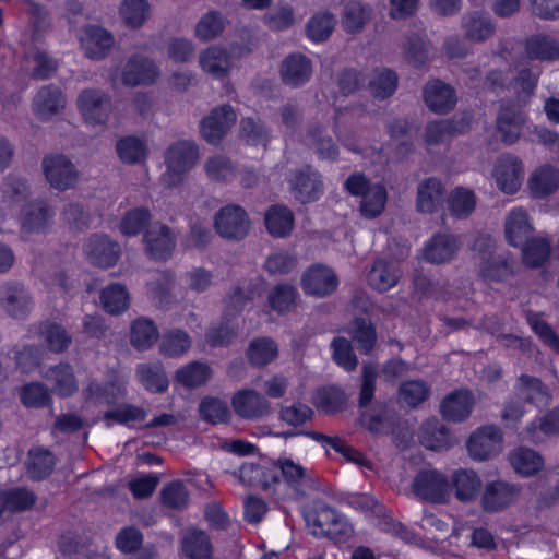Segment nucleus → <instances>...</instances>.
I'll return each mask as SVG.
<instances>
[{"label": "nucleus", "instance_id": "1", "mask_svg": "<svg viewBox=\"0 0 559 559\" xmlns=\"http://www.w3.org/2000/svg\"><path fill=\"white\" fill-rule=\"evenodd\" d=\"M308 531L317 537H328L335 543H345L354 534L348 519L323 501H313L304 509Z\"/></svg>", "mask_w": 559, "mask_h": 559}, {"label": "nucleus", "instance_id": "2", "mask_svg": "<svg viewBox=\"0 0 559 559\" xmlns=\"http://www.w3.org/2000/svg\"><path fill=\"white\" fill-rule=\"evenodd\" d=\"M347 191L360 195V212L366 218L379 216L386 203V191L381 185L370 186L362 175H353L345 182Z\"/></svg>", "mask_w": 559, "mask_h": 559}, {"label": "nucleus", "instance_id": "3", "mask_svg": "<svg viewBox=\"0 0 559 559\" xmlns=\"http://www.w3.org/2000/svg\"><path fill=\"white\" fill-rule=\"evenodd\" d=\"M412 491L418 499L435 504H445L451 498L448 477L437 469L419 472L413 480Z\"/></svg>", "mask_w": 559, "mask_h": 559}, {"label": "nucleus", "instance_id": "4", "mask_svg": "<svg viewBox=\"0 0 559 559\" xmlns=\"http://www.w3.org/2000/svg\"><path fill=\"white\" fill-rule=\"evenodd\" d=\"M214 226L223 238L238 241L248 235L250 219L240 205L230 204L215 214Z\"/></svg>", "mask_w": 559, "mask_h": 559}, {"label": "nucleus", "instance_id": "5", "mask_svg": "<svg viewBox=\"0 0 559 559\" xmlns=\"http://www.w3.org/2000/svg\"><path fill=\"white\" fill-rule=\"evenodd\" d=\"M76 104L84 119L91 124L106 123L112 109L110 95L99 88L83 90Z\"/></svg>", "mask_w": 559, "mask_h": 559}, {"label": "nucleus", "instance_id": "6", "mask_svg": "<svg viewBox=\"0 0 559 559\" xmlns=\"http://www.w3.org/2000/svg\"><path fill=\"white\" fill-rule=\"evenodd\" d=\"M236 120L237 114L230 105L217 106L201 120L200 133L209 144L216 145L236 123Z\"/></svg>", "mask_w": 559, "mask_h": 559}, {"label": "nucleus", "instance_id": "7", "mask_svg": "<svg viewBox=\"0 0 559 559\" xmlns=\"http://www.w3.org/2000/svg\"><path fill=\"white\" fill-rule=\"evenodd\" d=\"M41 165L46 179L53 189L59 191L71 189L79 180L76 167L64 155H48L43 159Z\"/></svg>", "mask_w": 559, "mask_h": 559}, {"label": "nucleus", "instance_id": "8", "mask_svg": "<svg viewBox=\"0 0 559 559\" xmlns=\"http://www.w3.org/2000/svg\"><path fill=\"white\" fill-rule=\"evenodd\" d=\"M0 309L13 319H25L33 309V298L21 283L4 282L0 285Z\"/></svg>", "mask_w": 559, "mask_h": 559}, {"label": "nucleus", "instance_id": "9", "mask_svg": "<svg viewBox=\"0 0 559 559\" xmlns=\"http://www.w3.org/2000/svg\"><path fill=\"white\" fill-rule=\"evenodd\" d=\"M523 163L512 155L506 154L500 156L493 167L492 177L497 187L504 193H515L523 181Z\"/></svg>", "mask_w": 559, "mask_h": 559}, {"label": "nucleus", "instance_id": "10", "mask_svg": "<svg viewBox=\"0 0 559 559\" xmlns=\"http://www.w3.org/2000/svg\"><path fill=\"white\" fill-rule=\"evenodd\" d=\"M144 242L147 255L155 261L167 260L175 248V237L170 228L159 222L148 226Z\"/></svg>", "mask_w": 559, "mask_h": 559}, {"label": "nucleus", "instance_id": "11", "mask_svg": "<svg viewBox=\"0 0 559 559\" xmlns=\"http://www.w3.org/2000/svg\"><path fill=\"white\" fill-rule=\"evenodd\" d=\"M492 240L489 236H480L474 243V249L481 253L480 274L486 281H502L512 271L511 265L496 257L492 251Z\"/></svg>", "mask_w": 559, "mask_h": 559}, {"label": "nucleus", "instance_id": "12", "mask_svg": "<svg viewBox=\"0 0 559 559\" xmlns=\"http://www.w3.org/2000/svg\"><path fill=\"white\" fill-rule=\"evenodd\" d=\"M301 285L306 294L324 297L336 289L338 280L332 269L316 264L304 273Z\"/></svg>", "mask_w": 559, "mask_h": 559}, {"label": "nucleus", "instance_id": "13", "mask_svg": "<svg viewBox=\"0 0 559 559\" xmlns=\"http://www.w3.org/2000/svg\"><path fill=\"white\" fill-rule=\"evenodd\" d=\"M501 442L500 429L495 426H485L471 436L467 442L468 453L474 460L483 461L498 453Z\"/></svg>", "mask_w": 559, "mask_h": 559}, {"label": "nucleus", "instance_id": "14", "mask_svg": "<svg viewBox=\"0 0 559 559\" xmlns=\"http://www.w3.org/2000/svg\"><path fill=\"white\" fill-rule=\"evenodd\" d=\"M278 462H266L263 464H243L239 469V479L241 483L249 486H259L264 491H272L275 493V489L272 485H276L278 481Z\"/></svg>", "mask_w": 559, "mask_h": 559}, {"label": "nucleus", "instance_id": "15", "mask_svg": "<svg viewBox=\"0 0 559 559\" xmlns=\"http://www.w3.org/2000/svg\"><path fill=\"white\" fill-rule=\"evenodd\" d=\"M158 72L155 63L141 55L132 56L122 71V83L127 86L152 84Z\"/></svg>", "mask_w": 559, "mask_h": 559}, {"label": "nucleus", "instance_id": "16", "mask_svg": "<svg viewBox=\"0 0 559 559\" xmlns=\"http://www.w3.org/2000/svg\"><path fill=\"white\" fill-rule=\"evenodd\" d=\"M288 181L296 199L301 203L316 201L322 194L323 185L321 177L310 168L295 173Z\"/></svg>", "mask_w": 559, "mask_h": 559}, {"label": "nucleus", "instance_id": "17", "mask_svg": "<svg viewBox=\"0 0 559 559\" xmlns=\"http://www.w3.org/2000/svg\"><path fill=\"white\" fill-rule=\"evenodd\" d=\"M235 413L245 419H254L269 413V402L257 391L243 389L238 391L231 400Z\"/></svg>", "mask_w": 559, "mask_h": 559}, {"label": "nucleus", "instance_id": "18", "mask_svg": "<svg viewBox=\"0 0 559 559\" xmlns=\"http://www.w3.org/2000/svg\"><path fill=\"white\" fill-rule=\"evenodd\" d=\"M66 98L61 90L49 84L43 86L33 98L32 107L34 114L40 120H49L64 107Z\"/></svg>", "mask_w": 559, "mask_h": 559}, {"label": "nucleus", "instance_id": "19", "mask_svg": "<svg viewBox=\"0 0 559 559\" xmlns=\"http://www.w3.org/2000/svg\"><path fill=\"white\" fill-rule=\"evenodd\" d=\"M518 489L506 481L488 483L481 497V507L486 512H498L509 507L518 497Z\"/></svg>", "mask_w": 559, "mask_h": 559}, {"label": "nucleus", "instance_id": "20", "mask_svg": "<svg viewBox=\"0 0 559 559\" xmlns=\"http://www.w3.org/2000/svg\"><path fill=\"white\" fill-rule=\"evenodd\" d=\"M450 490L454 497L463 503H468L477 499L481 480L473 469L459 468L451 475Z\"/></svg>", "mask_w": 559, "mask_h": 559}, {"label": "nucleus", "instance_id": "21", "mask_svg": "<svg viewBox=\"0 0 559 559\" xmlns=\"http://www.w3.org/2000/svg\"><path fill=\"white\" fill-rule=\"evenodd\" d=\"M199 159V147L192 140H179L166 150V167L190 170Z\"/></svg>", "mask_w": 559, "mask_h": 559}, {"label": "nucleus", "instance_id": "22", "mask_svg": "<svg viewBox=\"0 0 559 559\" xmlns=\"http://www.w3.org/2000/svg\"><path fill=\"white\" fill-rule=\"evenodd\" d=\"M526 123L525 115L515 108H502L497 118V130L506 144L515 143L521 136L524 138Z\"/></svg>", "mask_w": 559, "mask_h": 559}, {"label": "nucleus", "instance_id": "23", "mask_svg": "<svg viewBox=\"0 0 559 559\" xmlns=\"http://www.w3.org/2000/svg\"><path fill=\"white\" fill-rule=\"evenodd\" d=\"M44 378L50 384L51 392L68 397L78 391V381L71 365L60 362L47 369Z\"/></svg>", "mask_w": 559, "mask_h": 559}, {"label": "nucleus", "instance_id": "24", "mask_svg": "<svg viewBox=\"0 0 559 559\" xmlns=\"http://www.w3.org/2000/svg\"><path fill=\"white\" fill-rule=\"evenodd\" d=\"M86 250L93 263L100 267L116 264L120 253L119 245L105 235H92Z\"/></svg>", "mask_w": 559, "mask_h": 559}, {"label": "nucleus", "instance_id": "25", "mask_svg": "<svg viewBox=\"0 0 559 559\" xmlns=\"http://www.w3.org/2000/svg\"><path fill=\"white\" fill-rule=\"evenodd\" d=\"M475 399L471 391L456 390L444 397L441 403L443 417L452 421H462L469 416Z\"/></svg>", "mask_w": 559, "mask_h": 559}, {"label": "nucleus", "instance_id": "26", "mask_svg": "<svg viewBox=\"0 0 559 559\" xmlns=\"http://www.w3.org/2000/svg\"><path fill=\"white\" fill-rule=\"evenodd\" d=\"M55 216L53 209L46 201H35L24 205L22 210V227L28 233L45 230Z\"/></svg>", "mask_w": 559, "mask_h": 559}, {"label": "nucleus", "instance_id": "27", "mask_svg": "<svg viewBox=\"0 0 559 559\" xmlns=\"http://www.w3.org/2000/svg\"><path fill=\"white\" fill-rule=\"evenodd\" d=\"M532 231V223L523 209H513L509 212L504 223V233L511 246H523L531 239Z\"/></svg>", "mask_w": 559, "mask_h": 559}, {"label": "nucleus", "instance_id": "28", "mask_svg": "<svg viewBox=\"0 0 559 559\" xmlns=\"http://www.w3.org/2000/svg\"><path fill=\"white\" fill-rule=\"evenodd\" d=\"M86 401L95 404L116 405L126 396V388L119 380H110L105 383L92 381L83 390Z\"/></svg>", "mask_w": 559, "mask_h": 559}, {"label": "nucleus", "instance_id": "29", "mask_svg": "<svg viewBox=\"0 0 559 559\" xmlns=\"http://www.w3.org/2000/svg\"><path fill=\"white\" fill-rule=\"evenodd\" d=\"M459 241L450 234L435 235L424 248V258L431 263H445L454 258Z\"/></svg>", "mask_w": 559, "mask_h": 559}, {"label": "nucleus", "instance_id": "30", "mask_svg": "<svg viewBox=\"0 0 559 559\" xmlns=\"http://www.w3.org/2000/svg\"><path fill=\"white\" fill-rule=\"evenodd\" d=\"M83 44L86 56L92 59L104 58L114 45V36L100 26H85Z\"/></svg>", "mask_w": 559, "mask_h": 559}, {"label": "nucleus", "instance_id": "31", "mask_svg": "<svg viewBox=\"0 0 559 559\" xmlns=\"http://www.w3.org/2000/svg\"><path fill=\"white\" fill-rule=\"evenodd\" d=\"M38 334L47 344L48 349L56 354L64 353L72 344V335L63 325L55 321L41 322Z\"/></svg>", "mask_w": 559, "mask_h": 559}, {"label": "nucleus", "instance_id": "32", "mask_svg": "<svg viewBox=\"0 0 559 559\" xmlns=\"http://www.w3.org/2000/svg\"><path fill=\"white\" fill-rule=\"evenodd\" d=\"M27 456L25 465L29 478L41 480L52 473L56 457L49 450L41 447L32 448Z\"/></svg>", "mask_w": 559, "mask_h": 559}, {"label": "nucleus", "instance_id": "33", "mask_svg": "<svg viewBox=\"0 0 559 559\" xmlns=\"http://www.w3.org/2000/svg\"><path fill=\"white\" fill-rule=\"evenodd\" d=\"M559 187V170L550 165H544L535 169L530 179L528 188L536 198L546 197Z\"/></svg>", "mask_w": 559, "mask_h": 559}, {"label": "nucleus", "instance_id": "34", "mask_svg": "<svg viewBox=\"0 0 559 559\" xmlns=\"http://www.w3.org/2000/svg\"><path fill=\"white\" fill-rule=\"evenodd\" d=\"M427 106L436 112L450 110L456 102L454 91L441 81L429 83L424 92Z\"/></svg>", "mask_w": 559, "mask_h": 559}, {"label": "nucleus", "instance_id": "35", "mask_svg": "<svg viewBox=\"0 0 559 559\" xmlns=\"http://www.w3.org/2000/svg\"><path fill=\"white\" fill-rule=\"evenodd\" d=\"M360 423L373 433H388L395 424V413L384 405L377 404L361 414Z\"/></svg>", "mask_w": 559, "mask_h": 559}, {"label": "nucleus", "instance_id": "36", "mask_svg": "<svg viewBox=\"0 0 559 559\" xmlns=\"http://www.w3.org/2000/svg\"><path fill=\"white\" fill-rule=\"evenodd\" d=\"M444 189L436 178L421 182L417 192V209L423 213H431L438 209L443 200Z\"/></svg>", "mask_w": 559, "mask_h": 559}, {"label": "nucleus", "instance_id": "37", "mask_svg": "<svg viewBox=\"0 0 559 559\" xmlns=\"http://www.w3.org/2000/svg\"><path fill=\"white\" fill-rule=\"evenodd\" d=\"M420 442L427 449L441 451L452 444L449 431L439 424L438 419H428L421 427Z\"/></svg>", "mask_w": 559, "mask_h": 559}, {"label": "nucleus", "instance_id": "38", "mask_svg": "<svg viewBox=\"0 0 559 559\" xmlns=\"http://www.w3.org/2000/svg\"><path fill=\"white\" fill-rule=\"evenodd\" d=\"M202 69L215 78H224L230 70V56L219 47H210L200 56Z\"/></svg>", "mask_w": 559, "mask_h": 559}, {"label": "nucleus", "instance_id": "39", "mask_svg": "<svg viewBox=\"0 0 559 559\" xmlns=\"http://www.w3.org/2000/svg\"><path fill=\"white\" fill-rule=\"evenodd\" d=\"M400 277L397 266L383 260H378L368 273L369 284L377 290L385 292L392 288Z\"/></svg>", "mask_w": 559, "mask_h": 559}, {"label": "nucleus", "instance_id": "40", "mask_svg": "<svg viewBox=\"0 0 559 559\" xmlns=\"http://www.w3.org/2000/svg\"><path fill=\"white\" fill-rule=\"evenodd\" d=\"M159 333L155 323L147 318H138L131 324L130 342L136 349H147L157 340Z\"/></svg>", "mask_w": 559, "mask_h": 559}, {"label": "nucleus", "instance_id": "41", "mask_svg": "<svg viewBox=\"0 0 559 559\" xmlns=\"http://www.w3.org/2000/svg\"><path fill=\"white\" fill-rule=\"evenodd\" d=\"M277 344L270 337H258L250 342L247 349L249 362L254 367H264L275 359Z\"/></svg>", "mask_w": 559, "mask_h": 559}, {"label": "nucleus", "instance_id": "42", "mask_svg": "<svg viewBox=\"0 0 559 559\" xmlns=\"http://www.w3.org/2000/svg\"><path fill=\"white\" fill-rule=\"evenodd\" d=\"M311 74L309 60L301 55H293L284 62L282 69L283 80L294 86L304 84Z\"/></svg>", "mask_w": 559, "mask_h": 559}, {"label": "nucleus", "instance_id": "43", "mask_svg": "<svg viewBox=\"0 0 559 559\" xmlns=\"http://www.w3.org/2000/svg\"><path fill=\"white\" fill-rule=\"evenodd\" d=\"M225 24L226 20L219 11H209L197 23L194 35L201 41H210L222 35Z\"/></svg>", "mask_w": 559, "mask_h": 559}, {"label": "nucleus", "instance_id": "44", "mask_svg": "<svg viewBox=\"0 0 559 559\" xmlns=\"http://www.w3.org/2000/svg\"><path fill=\"white\" fill-rule=\"evenodd\" d=\"M346 402L344 392L336 386L321 388L316 391L312 403L324 414H334L341 411Z\"/></svg>", "mask_w": 559, "mask_h": 559}, {"label": "nucleus", "instance_id": "45", "mask_svg": "<svg viewBox=\"0 0 559 559\" xmlns=\"http://www.w3.org/2000/svg\"><path fill=\"white\" fill-rule=\"evenodd\" d=\"M211 368L199 361H192L176 371V380L186 388H199L211 378Z\"/></svg>", "mask_w": 559, "mask_h": 559}, {"label": "nucleus", "instance_id": "46", "mask_svg": "<svg viewBox=\"0 0 559 559\" xmlns=\"http://www.w3.org/2000/svg\"><path fill=\"white\" fill-rule=\"evenodd\" d=\"M100 301L106 312L119 314L129 307V294L121 284H110L103 289Z\"/></svg>", "mask_w": 559, "mask_h": 559}, {"label": "nucleus", "instance_id": "47", "mask_svg": "<svg viewBox=\"0 0 559 559\" xmlns=\"http://www.w3.org/2000/svg\"><path fill=\"white\" fill-rule=\"evenodd\" d=\"M526 52L531 59L556 60L559 58V45L549 36H532L526 43Z\"/></svg>", "mask_w": 559, "mask_h": 559}, {"label": "nucleus", "instance_id": "48", "mask_svg": "<svg viewBox=\"0 0 559 559\" xmlns=\"http://www.w3.org/2000/svg\"><path fill=\"white\" fill-rule=\"evenodd\" d=\"M140 382L148 391L163 393L168 388V379L158 365L143 364L136 369Z\"/></svg>", "mask_w": 559, "mask_h": 559}, {"label": "nucleus", "instance_id": "49", "mask_svg": "<svg viewBox=\"0 0 559 559\" xmlns=\"http://www.w3.org/2000/svg\"><path fill=\"white\" fill-rule=\"evenodd\" d=\"M510 463L516 473L524 476L533 475L544 465V461L539 454L525 448H520L511 453Z\"/></svg>", "mask_w": 559, "mask_h": 559}, {"label": "nucleus", "instance_id": "50", "mask_svg": "<svg viewBox=\"0 0 559 559\" xmlns=\"http://www.w3.org/2000/svg\"><path fill=\"white\" fill-rule=\"evenodd\" d=\"M150 14V4L146 0H123L120 15L123 22L132 27H141Z\"/></svg>", "mask_w": 559, "mask_h": 559}, {"label": "nucleus", "instance_id": "51", "mask_svg": "<svg viewBox=\"0 0 559 559\" xmlns=\"http://www.w3.org/2000/svg\"><path fill=\"white\" fill-rule=\"evenodd\" d=\"M469 127V120L463 118L460 122L454 123L449 120L435 121L428 124L426 132V141L429 144L444 141L448 135L454 133H463Z\"/></svg>", "mask_w": 559, "mask_h": 559}, {"label": "nucleus", "instance_id": "52", "mask_svg": "<svg viewBox=\"0 0 559 559\" xmlns=\"http://www.w3.org/2000/svg\"><path fill=\"white\" fill-rule=\"evenodd\" d=\"M120 159L127 164H136L144 160L146 155L145 143L133 135L120 139L116 145Z\"/></svg>", "mask_w": 559, "mask_h": 559}, {"label": "nucleus", "instance_id": "53", "mask_svg": "<svg viewBox=\"0 0 559 559\" xmlns=\"http://www.w3.org/2000/svg\"><path fill=\"white\" fill-rule=\"evenodd\" d=\"M430 393V386L423 380H409L403 382L399 388V400L401 403L415 407L423 403Z\"/></svg>", "mask_w": 559, "mask_h": 559}, {"label": "nucleus", "instance_id": "54", "mask_svg": "<svg viewBox=\"0 0 559 559\" xmlns=\"http://www.w3.org/2000/svg\"><path fill=\"white\" fill-rule=\"evenodd\" d=\"M182 548L190 559H210L212 554L210 538L201 531H193L186 536Z\"/></svg>", "mask_w": 559, "mask_h": 559}, {"label": "nucleus", "instance_id": "55", "mask_svg": "<svg viewBox=\"0 0 559 559\" xmlns=\"http://www.w3.org/2000/svg\"><path fill=\"white\" fill-rule=\"evenodd\" d=\"M204 169L207 177L217 182H225L233 179L236 168L233 162L223 155H216L205 160Z\"/></svg>", "mask_w": 559, "mask_h": 559}, {"label": "nucleus", "instance_id": "56", "mask_svg": "<svg viewBox=\"0 0 559 559\" xmlns=\"http://www.w3.org/2000/svg\"><path fill=\"white\" fill-rule=\"evenodd\" d=\"M519 391L520 394L527 399L531 404L538 407L548 404L549 394L544 384L535 378L528 376H522L519 379Z\"/></svg>", "mask_w": 559, "mask_h": 559}, {"label": "nucleus", "instance_id": "57", "mask_svg": "<svg viewBox=\"0 0 559 559\" xmlns=\"http://www.w3.org/2000/svg\"><path fill=\"white\" fill-rule=\"evenodd\" d=\"M152 215L146 207H136L127 212L120 223V231L126 236L140 234L151 222Z\"/></svg>", "mask_w": 559, "mask_h": 559}, {"label": "nucleus", "instance_id": "58", "mask_svg": "<svg viewBox=\"0 0 559 559\" xmlns=\"http://www.w3.org/2000/svg\"><path fill=\"white\" fill-rule=\"evenodd\" d=\"M191 346L189 335L182 330H170L164 333L160 352L169 357L186 353Z\"/></svg>", "mask_w": 559, "mask_h": 559}, {"label": "nucleus", "instance_id": "59", "mask_svg": "<svg viewBox=\"0 0 559 559\" xmlns=\"http://www.w3.org/2000/svg\"><path fill=\"white\" fill-rule=\"evenodd\" d=\"M21 402L27 407H45L51 403L50 392L43 383L31 382L21 388Z\"/></svg>", "mask_w": 559, "mask_h": 559}, {"label": "nucleus", "instance_id": "60", "mask_svg": "<svg viewBox=\"0 0 559 559\" xmlns=\"http://www.w3.org/2000/svg\"><path fill=\"white\" fill-rule=\"evenodd\" d=\"M7 510L21 512L31 509L36 502V495L23 487L2 490Z\"/></svg>", "mask_w": 559, "mask_h": 559}, {"label": "nucleus", "instance_id": "61", "mask_svg": "<svg viewBox=\"0 0 559 559\" xmlns=\"http://www.w3.org/2000/svg\"><path fill=\"white\" fill-rule=\"evenodd\" d=\"M550 242L546 238H531L524 243L523 260L530 266H538L549 255Z\"/></svg>", "mask_w": 559, "mask_h": 559}, {"label": "nucleus", "instance_id": "62", "mask_svg": "<svg viewBox=\"0 0 559 559\" xmlns=\"http://www.w3.org/2000/svg\"><path fill=\"white\" fill-rule=\"evenodd\" d=\"M474 193L465 188H456L449 200L451 214L457 218L468 216L475 209Z\"/></svg>", "mask_w": 559, "mask_h": 559}, {"label": "nucleus", "instance_id": "63", "mask_svg": "<svg viewBox=\"0 0 559 559\" xmlns=\"http://www.w3.org/2000/svg\"><path fill=\"white\" fill-rule=\"evenodd\" d=\"M160 499L163 504L167 508L182 510L188 506L189 492L183 483L177 480L163 488Z\"/></svg>", "mask_w": 559, "mask_h": 559}, {"label": "nucleus", "instance_id": "64", "mask_svg": "<svg viewBox=\"0 0 559 559\" xmlns=\"http://www.w3.org/2000/svg\"><path fill=\"white\" fill-rule=\"evenodd\" d=\"M201 417L212 424L227 421L230 417L225 402L216 397H205L199 405Z\"/></svg>", "mask_w": 559, "mask_h": 559}]
</instances>
